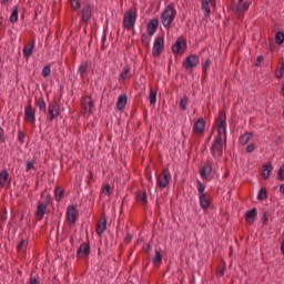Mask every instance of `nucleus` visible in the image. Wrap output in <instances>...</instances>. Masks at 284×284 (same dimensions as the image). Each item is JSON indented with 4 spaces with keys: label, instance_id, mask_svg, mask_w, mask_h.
Returning <instances> with one entry per match:
<instances>
[{
    "label": "nucleus",
    "instance_id": "nucleus-1",
    "mask_svg": "<svg viewBox=\"0 0 284 284\" xmlns=\"http://www.w3.org/2000/svg\"><path fill=\"white\" fill-rule=\"evenodd\" d=\"M217 128V135L211 145V154L213 159H221L223 156V141L227 145V115L225 111H221L215 121Z\"/></svg>",
    "mask_w": 284,
    "mask_h": 284
},
{
    "label": "nucleus",
    "instance_id": "nucleus-2",
    "mask_svg": "<svg viewBox=\"0 0 284 284\" xmlns=\"http://www.w3.org/2000/svg\"><path fill=\"white\" fill-rule=\"evenodd\" d=\"M176 19V9H174V4H169L161 13L160 21L166 30H170V26Z\"/></svg>",
    "mask_w": 284,
    "mask_h": 284
},
{
    "label": "nucleus",
    "instance_id": "nucleus-3",
    "mask_svg": "<svg viewBox=\"0 0 284 284\" xmlns=\"http://www.w3.org/2000/svg\"><path fill=\"white\" fill-rule=\"evenodd\" d=\"M60 115H61V106L59 105L57 100H52L48 104L47 120L50 121V123H52V121L59 119Z\"/></svg>",
    "mask_w": 284,
    "mask_h": 284
},
{
    "label": "nucleus",
    "instance_id": "nucleus-4",
    "mask_svg": "<svg viewBox=\"0 0 284 284\" xmlns=\"http://www.w3.org/2000/svg\"><path fill=\"white\" fill-rule=\"evenodd\" d=\"M136 23V12L132 9H129L126 12H124L123 16V27L125 30H134V26Z\"/></svg>",
    "mask_w": 284,
    "mask_h": 284
},
{
    "label": "nucleus",
    "instance_id": "nucleus-5",
    "mask_svg": "<svg viewBox=\"0 0 284 284\" xmlns=\"http://www.w3.org/2000/svg\"><path fill=\"white\" fill-rule=\"evenodd\" d=\"M93 10L94 8L92 7V4H90V2H83L80 17H81L82 23H85V26L90 24Z\"/></svg>",
    "mask_w": 284,
    "mask_h": 284
},
{
    "label": "nucleus",
    "instance_id": "nucleus-6",
    "mask_svg": "<svg viewBox=\"0 0 284 284\" xmlns=\"http://www.w3.org/2000/svg\"><path fill=\"white\" fill-rule=\"evenodd\" d=\"M232 10L239 19H243V14L250 10V2L247 0H237V4L232 7Z\"/></svg>",
    "mask_w": 284,
    "mask_h": 284
},
{
    "label": "nucleus",
    "instance_id": "nucleus-7",
    "mask_svg": "<svg viewBox=\"0 0 284 284\" xmlns=\"http://www.w3.org/2000/svg\"><path fill=\"white\" fill-rule=\"evenodd\" d=\"M185 50H187V42L183 37H179L172 45V52L173 54H185Z\"/></svg>",
    "mask_w": 284,
    "mask_h": 284
},
{
    "label": "nucleus",
    "instance_id": "nucleus-8",
    "mask_svg": "<svg viewBox=\"0 0 284 284\" xmlns=\"http://www.w3.org/2000/svg\"><path fill=\"white\" fill-rule=\"evenodd\" d=\"M163 50H165V40L163 37H158L153 43L152 54L156 59L163 54Z\"/></svg>",
    "mask_w": 284,
    "mask_h": 284
},
{
    "label": "nucleus",
    "instance_id": "nucleus-9",
    "mask_svg": "<svg viewBox=\"0 0 284 284\" xmlns=\"http://www.w3.org/2000/svg\"><path fill=\"white\" fill-rule=\"evenodd\" d=\"M172 174H170L169 169H164L162 173L158 176V185L161 190L170 185Z\"/></svg>",
    "mask_w": 284,
    "mask_h": 284
},
{
    "label": "nucleus",
    "instance_id": "nucleus-10",
    "mask_svg": "<svg viewBox=\"0 0 284 284\" xmlns=\"http://www.w3.org/2000/svg\"><path fill=\"white\" fill-rule=\"evenodd\" d=\"M24 121L31 123V125L37 123V109L32 108V105H27L24 108Z\"/></svg>",
    "mask_w": 284,
    "mask_h": 284
},
{
    "label": "nucleus",
    "instance_id": "nucleus-11",
    "mask_svg": "<svg viewBox=\"0 0 284 284\" xmlns=\"http://www.w3.org/2000/svg\"><path fill=\"white\" fill-rule=\"evenodd\" d=\"M199 63H200L199 55L191 54L186 57L185 60L182 62V67L185 68L186 70H194V68H196Z\"/></svg>",
    "mask_w": 284,
    "mask_h": 284
},
{
    "label": "nucleus",
    "instance_id": "nucleus-12",
    "mask_svg": "<svg viewBox=\"0 0 284 284\" xmlns=\"http://www.w3.org/2000/svg\"><path fill=\"white\" fill-rule=\"evenodd\" d=\"M81 108L83 110V114L87 112L92 114V109L94 108V100H92V95H87L81 100Z\"/></svg>",
    "mask_w": 284,
    "mask_h": 284
},
{
    "label": "nucleus",
    "instance_id": "nucleus-13",
    "mask_svg": "<svg viewBox=\"0 0 284 284\" xmlns=\"http://www.w3.org/2000/svg\"><path fill=\"white\" fill-rule=\"evenodd\" d=\"M77 216H79V211L74 205H69L67 209V222L69 225H74L77 223Z\"/></svg>",
    "mask_w": 284,
    "mask_h": 284
},
{
    "label": "nucleus",
    "instance_id": "nucleus-14",
    "mask_svg": "<svg viewBox=\"0 0 284 284\" xmlns=\"http://www.w3.org/2000/svg\"><path fill=\"white\" fill-rule=\"evenodd\" d=\"M212 174V161L207 160L205 165L200 169L201 179L207 180Z\"/></svg>",
    "mask_w": 284,
    "mask_h": 284
},
{
    "label": "nucleus",
    "instance_id": "nucleus-15",
    "mask_svg": "<svg viewBox=\"0 0 284 284\" xmlns=\"http://www.w3.org/2000/svg\"><path fill=\"white\" fill-rule=\"evenodd\" d=\"M193 132L195 134H203V132H205V120L203 118H200L194 122Z\"/></svg>",
    "mask_w": 284,
    "mask_h": 284
},
{
    "label": "nucleus",
    "instance_id": "nucleus-16",
    "mask_svg": "<svg viewBox=\"0 0 284 284\" xmlns=\"http://www.w3.org/2000/svg\"><path fill=\"white\" fill-rule=\"evenodd\" d=\"M82 256H90V243H82L77 251V258H81Z\"/></svg>",
    "mask_w": 284,
    "mask_h": 284
},
{
    "label": "nucleus",
    "instance_id": "nucleus-17",
    "mask_svg": "<svg viewBox=\"0 0 284 284\" xmlns=\"http://www.w3.org/2000/svg\"><path fill=\"white\" fill-rule=\"evenodd\" d=\"M156 30H159V19H152L148 26H146V32L149 34V37L154 36V33L156 32Z\"/></svg>",
    "mask_w": 284,
    "mask_h": 284
},
{
    "label": "nucleus",
    "instance_id": "nucleus-18",
    "mask_svg": "<svg viewBox=\"0 0 284 284\" xmlns=\"http://www.w3.org/2000/svg\"><path fill=\"white\" fill-rule=\"evenodd\" d=\"M108 227V220L105 219V215H103L102 221H99L95 226V233L98 236H101L103 232H105Z\"/></svg>",
    "mask_w": 284,
    "mask_h": 284
},
{
    "label": "nucleus",
    "instance_id": "nucleus-19",
    "mask_svg": "<svg viewBox=\"0 0 284 284\" xmlns=\"http://www.w3.org/2000/svg\"><path fill=\"white\" fill-rule=\"evenodd\" d=\"M48 210V204L38 202L36 216L41 221L45 216V211Z\"/></svg>",
    "mask_w": 284,
    "mask_h": 284
},
{
    "label": "nucleus",
    "instance_id": "nucleus-20",
    "mask_svg": "<svg viewBox=\"0 0 284 284\" xmlns=\"http://www.w3.org/2000/svg\"><path fill=\"white\" fill-rule=\"evenodd\" d=\"M125 105H128V95L126 94L119 95L116 101V109L120 112H123V110H125Z\"/></svg>",
    "mask_w": 284,
    "mask_h": 284
},
{
    "label": "nucleus",
    "instance_id": "nucleus-21",
    "mask_svg": "<svg viewBox=\"0 0 284 284\" xmlns=\"http://www.w3.org/2000/svg\"><path fill=\"white\" fill-rule=\"evenodd\" d=\"M240 145L245 146L246 145V152L247 154H250V132H245L244 134H242L239 139Z\"/></svg>",
    "mask_w": 284,
    "mask_h": 284
},
{
    "label": "nucleus",
    "instance_id": "nucleus-22",
    "mask_svg": "<svg viewBox=\"0 0 284 284\" xmlns=\"http://www.w3.org/2000/svg\"><path fill=\"white\" fill-rule=\"evenodd\" d=\"M135 200L138 203H142V205H148V192L138 191L135 193Z\"/></svg>",
    "mask_w": 284,
    "mask_h": 284
},
{
    "label": "nucleus",
    "instance_id": "nucleus-23",
    "mask_svg": "<svg viewBox=\"0 0 284 284\" xmlns=\"http://www.w3.org/2000/svg\"><path fill=\"white\" fill-rule=\"evenodd\" d=\"M36 41L30 40V42L23 48V57L29 59V57H32V50H34Z\"/></svg>",
    "mask_w": 284,
    "mask_h": 284
},
{
    "label": "nucleus",
    "instance_id": "nucleus-24",
    "mask_svg": "<svg viewBox=\"0 0 284 284\" xmlns=\"http://www.w3.org/2000/svg\"><path fill=\"white\" fill-rule=\"evenodd\" d=\"M272 170H274V166H272V162H268L267 164L263 165L262 176L265 181H267V179H270V176L272 174Z\"/></svg>",
    "mask_w": 284,
    "mask_h": 284
},
{
    "label": "nucleus",
    "instance_id": "nucleus-25",
    "mask_svg": "<svg viewBox=\"0 0 284 284\" xmlns=\"http://www.w3.org/2000/svg\"><path fill=\"white\" fill-rule=\"evenodd\" d=\"M210 197L207 196V193L200 195V207L202 210H207L210 207Z\"/></svg>",
    "mask_w": 284,
    "mask_h": 284
},
{
    "label": "nucleus",
    "instance_id": "nucleus-26",
    "mask_svg": "<svg viewBox=\"0 0 284 284\" xmlns=\"http://www.w3.org/2000/svg\"><path fill=\"white\" fill-rule=\"evenodd\" d=\"M152 263L155 267H161L163 263V255H161V250L155 248V256L152 260Z\"/></svg>",
    "mask_w": 284,
    "mask_h": 284
},
{
    "label": "nucleus",
    "instance_id": "nucleus-27",
    "mask_svg": "<svg viewBox=\"0 0 284 284\" xmlns=\"http://www.w3.org/2000/svg\"><path fill=\"white\" fill-rule=\"evenodd\" d=\"M275 74H276V79H283V75H284V59L283 58H281L278 61Z\"/></svg>",
    "mask_w": 284,
    "mask_h": 284
},
{
    "label": "nucleus",
    "instance_id": "nucleus-28",
    "mask_svg": "<svg viewBox=\"0 0 284 284\" xmlns=\"http://www.w3.org/2000/svg\"><path fill=\"white\" fill-rule=\"evenodd\" d=\"M36 105L39 108L40 112H48V108L45 106V100L43 97H40L38 100H36Z\"/></svg>",
    "mask_w": 284,
    "mask_h": 284
},
{
    "label": "nucleus",
    "instance_id": "nucleus-29",
    "mask_svg": "<svg viewBox=\"0 0 284 284\" xmlns=\"http://www.w3.org/2000/svg\"><path fill=\"white\" fill-rule=\"evenodd\" d=\"M10 174L7 170L0 172V187H6V183H8Z\"/></svg>",
    "mask_w": 284,
    "mask_h": 284
},
{
    "label": "nucleus",
    "instance_id": "nucleus-30",
    "mask_svg": "<svg viewBox=\"0 0 284 284\" xmlns=\"http://www.w3.org/2000/svg\"><path fill=\"white\" fill-rule=\"evenodd\" d=\"M9 21L10 23H17L19 21V6L13 7Z\"/></svg>",
    "mask_w": 284,
    "mask_h": 284
},
{
    "label": "nucleus",
    "instance_id": "nucleus-31",
    "mask_svg": "<svg viewBox=\"0 0 284 284\" xmlns=\"http://www.w3.org/2000/svg\"><path fill=\"white\" fill-rule=\"evenodd\" d=\"M202 10L204 12V17H210V13L212 12L210 9V1L209 0H202Z\"/></svg>",
    "mask_w": 284,
    "mask_h": 284
},
{
    "label": "nucleus",
    "instance_id": "nucleus-32",
    "mask_svg": "<svg viewBox=\"0 0 284 284\" xmlns=\"http://www.w3.org/2000/svg\"><path fill=\"white\" fill-rule=\"evenodd\" d=\"M78 72L81 77V79H83V77H85V72H88V61H82L79 69H78Z\"/></svg>",
    "mask_w": 284,
    "mask_h": 284
},
{
    "label": "nucleus",
    "instance_id": "nucleus-33",
    "mask_svg": "<svg viewBox=\"0 0 284 284\" xmlns=\"http://www.w3.org/2000/svg\"><path fill=\"white\" fill-rule=\"evenodd\" d=\"M63 194H65L63 189H61L59 186H55V189H54V199L58 203L61 201V199H63Z\"/></svg>",
    "mask_w": 284,
    "mask_h": 284
},
{
    "label": "nucleus",
    "instance_id": "nucleus-34",
    "mask_svg": "<svg viewBox=\"0 0 284 284\" xmlns=\"http://www.w3.org/2000/svg\"><path fill=\"white\" fill-rule=\"evenodd\" d=\"M187 103H190V98L187 95H184L179 102V108L181 110H187Z\"/></svg>",
    "mask_w": 284,
    "mask_h": 284
},
{
    "label": "nucleus",
    "instance_id": "nucleus-35",
    "mask_svg": "<svg viewBox=\"0 0 284 284\" xmlns=\"http://www.w3.org/2000/svg\"><path fill=\"white\" fill-rule=\"evenodd\" d=\"M210 65H212V60L207 58L203 63H202V72L204 77H207V70H210Z\"/></svg>",
    "mask_w": 284,
    "mask_h": 284
},
{
    "label": "nucleus",
    "instance_id": "nucleus-36",
    "mask_svg": "<svg viewBox=\"0 0 284 284\" xmlns=\"http://www.w3.org/2000/svg\"><path fill=\"white\" fill-rule=\"evenodd\" d=\"M18 252H26L28 250V242L23 239L20 240V242L17 245Z\"/></svg>",
    "mask_w": 284,
    "mask_h": 284
},
{
    "label": "nucleus",
    "instance_id": "nucleus-37",
    "mask_svg": "<svg viewBox=\"0 0 284 284\" xmlns=\"http://www.w3.org/2000/svg\"><path fill=\"white\" fill-rule=\"evenodd\" d=\"M275 41H276L277 45H283V43H284V32L283 31H277L275 33Z\"/></svg>",
    "mask_w": 284,
    "mask_h": 284
},
{
    "label": "nucleus",
    "instance_id": "nucleus-38",
    "mask_svg": "<svg viewBox=\"0 0 284 284\" xmlns=\"http://www.w3.org/2000/svg\"><path fill=\"white\" fill-rule=\"evenodd\" d=\"M69 3L71 6V10L73 12H77V10H79V8H81V0H69Z\"/></svg>",
    "mask_w": 284,
    "mask_h": 284
},
{
    "label": "nucleus",
    "instance_id": "nucleus-39",
    "mask_svg": "<svg viewBox=\"0 0 284 284\" xmlns=\"http://www.w3.org/2000/svg\"><path fill=\"white\" fill-rule=\"evenodd\" d=\"M265 199H267V189L266 187H262L258 191L257 201H265Z\"/></svg>",
    "mask_w": 284,
    "mask_h": 284
},
{
    "label": "nucleus",
    "instance_id": "nucleus-40",
    "mask_svg": "<svg viewBox=\"0 0 284 284\" xmlns=\"http://www.w3.org/2000/svg\"><path fill=\"white\" fill-rule=\"evenodd\" d=\"M149 101H150L151 105H154V103H156V91H154V89L150 90Z\"/></svg>",
    "mask_w": 284,
    "mask_h": 284
},
{
    "label": "nucleus",
    "instance_id": "nucleus-41",
    "mask_svg": "<svg viewBox=\"0 0 284 284\" xmlns=\"http://www.w3.org/2000/svg\"><path fill=\"white\" fill-rule=\"evenodd\" d=\"M51 72H52V69H51L50 64H47L42 69V77L44 79H48V77H50Z\"/></svg>",
    "mask_w": 284,
    "mask_h": 284
},
{
    "label": "nucleus",
    "instance_id": "nucleus-42",
    "mask_svg": "<svg viewBox=\"0 0 284 284\" xmlns=\"http://www.w3.org/2000/svg\"><path fill=\"white\" fill-rule=\"evenodd\" d=\"M128 74H130V68L125 67L123 72L120 73L119 81H125L128 79Z\"/></svg>",
    "mask_w": 284,
    "mask_h": 284
},
{
    "label": "nucleus",
    "instance_id": "nucleus-43",
    "mask_svg": "<svg viewBox=\"0 0 284 284\" xmlns=\"http://www.w3.org/2000/svg\"><path fill=\"white\" fill-rule=\"evenodd\" d=\"M141 41L145 45V48H150V36H148L146 33H142Z\"/></svg>",
    "mask_w": 284,
    "mask_h": 284
},
{
    "label": "nucleus",
    "instance_id": "nucleus-44",
    "mask_svg": "<svg viewBox=\"0 0 284 284\" xmlns=\"http://www.w3.org/2000/svg\"><path fill=\"white\" fill-rule=\"evenodd\" d=\"M256 216H258L256 207L251 209L250 210V223H254V221H256Z\"/></svg>",
    "mask_w": 284,
    "mask_h": 284
},
{
    "label": "nucleus",
    "instance_id": "nucleus-45",
    "mask_svg": "<svg viewBox=\"0 0 284 284\" xmlns=\"http://www.w3.org/2000/svg\"><path fill=\"white\" fill-rule=\"evenodd\" d=\"M270 216H272L267 211H265L263 213V216H262V223L263 225H267V223H270Z\"/></svg>",
    "mask_w": 284,
    "mask_h": 284
},
{
    "label": "nucleus",
    "instance_id": "nucleus-46",
    "mask_svg": "<svg viewBox=\"0 0 284 284\" xmlns=\"http://www.w3.org/2000/svg\"><path fill=\"white\" fill-rule=\"evenodd\" d=\"M196 183H197V192H199L200 196H201V194H206V193H204L205 186H204V184L201 183V180H197Z\"/></svg>",
    "mask_w": 284,
    "mask_h": 284
},
{
    "label": "nucleus",
    "instance_id": "nucleus-47",
    "mask_svg": "<svg viewBox=\"0 0 284 284\" xmlns=\"http://www.w3.org/2000/svg\"><path fill=\"white\" fill-rule=\"evenodd\" d=\"M18 141L21 143V145L26 143V133H23V131H18Z\"/></svg>",
    "mask_w": 284,
    "mask_h": 284
},
{
    "label": "nucleus",
    "instance_id": "nucleus-48",
    "mask_svg": "<svg viewBox=\"0 0 284 284\" xmlns=\"http://www.w3.org/2000/svg\"><path fill=\"white\" fill-rule=\"evenodd\" d=\"M277 181H284V164L277 171Z\"/></svg>",
    "mask_w": 284,
    "mask_h": 284
},
{
    "label": "nucleus",
    "instance_id": "nucleus-49",
    "mask_svg": "<svg viewBox=\"0 0 284 284\" xmlns=\"http://www.w3.org/2000/svg\"><path fill=\"white\" fill-rule=\"evenodd\" d=\"M0 221L1 223H6V221H8V211L6 209L1 211Z\"/></svg>",
    "mask_w": 284,
    "mask_h": 284
},
{
    "label": "nucleus",
    "instance_id": "nucleus-50",
    "mask_svg": "<svg viewBox=\"0 0 284 284\" xmlns=\"http://www.w3.org/2000/svg\"><path fill=\"white\" fill-rule=\"evenodd\" d=\"M30 170H34V161H27L26 172H30Z\"/></svg>",
    "mask_w": 284,
    "mask_h": 284
},
{
    "label": "nucleus",
    "instance_id": "nucleus-51",
    "mask_svg": "<svg viewBox=\"0 0 284 284\" xmlns=\"http://www.w3.org/2000/svg\"><path fill=\"white\" fill-rule=\"evenodd\" d=\"M111 193V186L110 184H105L104 187L102 189V194H105V196H110Z\"/></svg>",
    "mask_w": 284,
    "mask_h": 284
},
{
    "label": "nucleus",
    "instance_id": "nucleus-52",
    "mask_svg": "<svg viewBox=\"0 0 284 284\" xmlns=\"http://www.w3.org/2000/svg\"><path fill=\"white\" fill-rule=\"evenodd\" d=\"M263 61H264V58H263V55H258L257 58H256V62H255V68H261V63H263Z\"/></svg>",
    "mask_w": 284,
    "mask_h": 284
},
{
    "label": "nucleus",
    "instance_id": "nucleus-53",
    "mask_svg": "<svg viewBox=\"0 0 284 284\" xmlns=\"http://www.w3.org/2000/svg\"><path fill=\"white\" fill-rule=\"evenodd\" d=\"M132 242V235L130 233L125 234L124 243L130 244Z\"/></svg>",
    "mask_w": 284,
    "mask_h": 284
},
{
    "label": "nucleus",
    "instance_id": "nucleus-54",
    "mask_svg": "<svg viewBox=\"0 0 284 284\" xmlns=\"http://www.w3.org/2000/svg\"><path fill=\"white\" fill-rule=\"evenodd\" d=\"M217 276H225V265L216 272Z\"/></svg>",
    "mask_w": 284,
    "mask_h": 284
},
{
    "label": "nucleus",
    "instance_id": "nucleus-55",
    "mask_svg": "<svg viewBox=\"0 0 284 284\" xmlns=\"http://www.w3.org/2000/svg\"><path fill=\"white\" fill-rule=\"evenodd\" d=\"M45 201H47L45 205H50V203H52V195L47 194Z\"/></svg>",
    "mask_w": 284,
    "mask_h": 284
},
{
    "label": "nucleus",
    "instance_id": "nucleus-56",
    "mask_svg": "<svg viewBox=\"0 0 284 284\" xmlns=\"http://www.w3.org/2000/svg\"><path fill=\"white\" fill-rule=\"evenodd\" d=\"M39 283V280H37V277H30L29 280V284H38Z\"/></svg>",
    "mask_w": 284,
    "mask_h": 284
},
{
    "label": "nucleus",
    "instance_id": "nucleus-57",
    "mask_svg": "<svg viewBox=\"0 0 284 284\" xmlns=\"http://www.w3.org/2000/svg\"><path fill=\"white\" fill-rule=\"evenodd\" d=\"M106 39H108V36H105V33H104L103 37H102V50H103V48H105Z\"/></svg>",
    "mask_w": 284,
    "mask_h": 284
},
{
    "label": "nucleus",
    "instance_id": "nucleus-58",
    "mask_svg": "<svg viewBox=\"0 0 284 284\" xmlns=\"http://www.w3.org/2000/svg\"><path fill=\"white\" fill-rule=\"evenodd\" d=\"M245 221L246 223H250V210L245 212Z\"/></svg>",
    "mask_w": 284,
    "mask_h": 284
},
{
    "label": "nucleus",
    "instance_id": "nucleus-59",
    "mask_svg": "<svg viewBox=\"0 0 284 284\" xmlns=\"http://www.w3.org/2000/svg\"><path fill=\"white\" fill-rule=\"evenodd\" d=\"M143 250L148 254V252H150V250H152V246H150V244H148L145 247H143Z\"/></svg>",
    "mask_w": 284,
    "mask_h": 284
},
{
    "label": "nucleus",
    "instance_id": "nucleus-60",
    "mask_svg": "<svg viewBox=\"0 0 284 284\" xmlns=\"http://www.w3.org/2000/svg\"><path fill=\"white\" fill-rule=\"evenodd\" d=\"M0 28H6V23L3 22V17H0Z\"/></svg>",
    "mask_w": 284,
    "mask_h": 284
},
{
    "label": "nucleus",
    "instance_id": "nucleus-61",
    "mask_svg": "<svg viewBox=\"0 0 284 284\" xmlns=\"http://www.w3.org/2000/svg\"><path fill=\"white\" fill-rule=\"evenodd\" d=\"M255 148H256V145L254 143H251L250 144V152H254Z\"/></svg>",
    "mask_w": 284,
    "mask_h": 284
},
{
    "label": "nucleus",
    "instance_id": "nucleus-62",
    "mask_svg": "<svg viewBox=\"0 0 284 284\" xmlns=\"http://www.w3.org/2000/svg\"><path fill=\"white\" fill-rule=\"evenodd\" d=\"M280 192H281V194H284V184L280 185Z\"/></svg>",
    "mask_w": 284,
    "mask_h": 284
},
{
    "label": "nucleus",
    "instance_id": "nucleus-63",
    "mask_svg": "<svg viewBox=\"0 0 284 284\" xmlns=\"http://www.w3.org/2000/svg\"><path fill=\"white\" fill-rule=\"evenodd\" d=\"M10 0H1V4L6 6V3H8Z\"/></svg>",
    "mask_w": 284,
    "mask_h": 284
},
{
    "label": "nucleus",
    "instance_id": "nucleus-64",
    "mask_svg": "<svg viewBox=\"0 0 284 284\" xmlns=\"http://www.w3.org/2000/svg\"><path fill=\"white\" fill-rule=\"evenodd\" d=\"M148 181H150V183H152V175L148 176Z\"/></svg>",
    "mask_w": 284,
    "mask_h": 284
}]
</instances>
